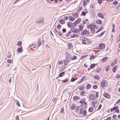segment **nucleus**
Instances as JSON below:
<instances>
[{
  "label": "nucleus",
  "mask_w": 120,
  "mask_h": 120,
  "mask_svg": "<svg viewBox=\"0 0 120 120\" xmlns=\"http://www.w3.org/2000/svg\"><path fill=\"white\" fill-rule=\"evenodd\" d=\"M79 40L82 41V43L84 45H88L91 43V41L87 38L81 36Z\"/></svg>",
  "instance_id": "f257e3e1"
},
{
  "label": "nucleus",
  "mask_w": 120,
  "mask_h": 120,
  "mask_svg": "<svg viewBox=\"0 0 120 120\" xmlns=\"http://www.w3.org/2000/svg\"><path fill=\"white\" fill-rule=\"evenodd\" d=\"M79 114L80 115L86 116L87 114L86 110L83 108L81 109L79 111Z\"/></svg>",
  "instance_id": "f03ea898"
},
{
  "label": "nucleus",
  "mask_w": 120,
  "mask_h": 120,
  "mask_svg": "<svg viewBox=\"0 0 120 120\" xmlns=\"http://www.w3.org/2000/svg\"><path fill=\"white\" fill-rule=\"evenodd\" d=\"M66 59V60L67 62H68L71 59V56L69 53L68 52L65 53Z\"/></svg>",
  "instance_id": "7ed1b4c3"
},
{
  "label": "nucleus",
  "mask_w": 120,
  "mask_h": 120,
  "mask_svg": "<svg viewBox=\"0 0 120 120\" xmlns=\"http://www.w3.org/2000/svg\"><path fill=\"white\" fill-rule=\"evenodd\" d=\"M86 99L85 98H83L81 99L79 101V102L82 105H84L85 107H87V103L86 101Z\"/></svg>",
  "instance_id": "20e7f679"
},
{
  "label": "nucleus",
  "mask_w": 120,
  "mask_h": 120,
  "mask_svg": "<svg viewBox=\"0 0 120 120\" xmlns=\"http://www.w3.org/2000/svg\"><path fill=\"white\" fill-rule=\"evenodd\" d=\"M100 83L101 87L103 88L107 86V83L105 79H103L101 82Z\"/></svg>",
  "instance_id": "39448f33"
},
{
  "label": "nucleus",
  "mask_w": 120,
  "mask_h": 120,
  "mask_svg": "<svg viewBox=\"0 0 120 120\" xmlns=\"http://www.w3.org/2000/svg\"><path fill=\"white\" fill-rule=\"evenodd\" d=\"M111 112H112L114 110H116L115 111V112L119 113V110L118 109V106H115L112 108L110 109Z\"/></svg>",
  "instance_id": "423d86ee"
},
{
  "label": "nucleus",
  "mask_w": 120,
  "mask_h": 120,
  "mask_svg": "<svg viewBox=\"0 0 120 120\" xmlns=\"http://www.w3.org/2000/svg\"><path fill=\"white\" fill-rule=\"evenodd\" d=\"M95 24L93 23H91L90 26V29L91 30V31L93 33H94L95 30L94 29L95 28Z\"/></svg>",
  "instance_id": "0eeeda50"
},
{
  "label": "nucleus",
  "mask_w": 120,
  "mask_h": 120,
  "mask_svg": "<svg viewBox=\"0 0 120 120\" xmlns=\"http://www.w3.org/2000/svg\"><path fill=\"white\" fill-rule=\"evenodd\" d=\"M89 31L86 29H85L82 31L81 34L82 35H86L89 34Z\"/></svg>",
  "instance_id": "6e6552de"
},
{
  "label": "nucleus",
  "mask_w": 120,
  "mask_h": 120,
  "mask_svg": "<svg viewBox=\"0 0 120 120\" xmlns=\"http://www.w3.org/2000/svg\"><path fill=\"white\" fill-rule=\"evenodd\" d=\"M82 21L81 19L80 18H78L73 23V24L75 25H76V24L79 23Z\"/></svg>",
  "instance_id": "1a4fd4ad"
},
{
  "label": "nucleus",
  "mask_w": 120,
  "mask_h": 120,
  "mask_svg": "<svg viewBox=\"0 0 120 120\" xmlns=\"http://www.w3.org/2000/svg\"><path fill=\"white\" fill-rule=\"evenodd\" d=\"M90 0H84L83 1V6L84 7H85L88 3Z\"/></svg>",
  "instance_id": "9d476101"
},
{
  "label": "nucleus",
  "mask_w": 120,
  "mask_h": 120,
  "mask_svg": "<svg viewBox=\"0 0 120 120\" xmlns=\"http://www.w3.org/2000/svg\"><path fill=\"white\" fill-rule=\"evenodd\" d=\"M89 98L90 100H94L95 99V98L94 94H91L90 95Z\"/></svg>",
  "instance_id": "9b49d317"
},
{
  "label": "nucleus",
  "mask_w": 120,
  "mask_h": 120,
  "mask_svg": "<svg viewBox=\"0 0 120 120\" xmlns=\"http://www.w3.org/2000/svg\"><path fill=\"white\" fill-rule=\"evenodd\" d=\"M105 47V44L103 43H101L99 45V48L100 49L104 48Z\"/></svg>",
  "instance_id": "f8f14e48"
},
{
  "label": "nucleus",
  "mask_w": 120,
  "mask_h": 120,
  "mask_svg": "<svg viewBox=\"0 0 120 120\" xmlns=\"http://www.w3.org/2000/svg\"><path fill=\"white\" fill-rule=\"evenodd\" d=\"M103 95L106 98L109 99L110 98V95L107 93H104Z\"/></svg>",
  "instance_id": "ddd939ff"
},
{
  "label": "nucleus",
  "mask_w": 120,
  "mask_h": 120,
  "mask_svg": "<svg viewBox=\"0 0 120 120\" xmlns=\"http://www.w3.org/2000/svg\"><path fill=\"white\" fill-rule=\"evenodd\" d=\"M97 15L98 17L102 19H103L104 18V17L103 15L101 13L99 12L97 14Z\"/></svg>",
  "instance_id": "4468645a"
},
{
  "label": "nucleus",
  "mask_w": 120,
  "mask_h": 120,
  "mask_svg": "<svg viewBox=\"0 0 120 120\" xmlns=\"http://www.w3.org/2000/svg\"><path fill=\"white\" fill-rule=\"evenodd\" d=\"M68 18L69 20L71 21H74L75 19V17H74L71 15L69 16Z\"/></svg>",
  "instance_id": "2eb2a0df"
},
{
  "label": "nucleus",
  "mask_w": 120,
  "mask_h": 120,
  "mask_svg": "<svg viewBox=\"0 0 120 120\" xmlns=\"http://www.w3.org/2000/svg\"><path fill=\"white\" fill-rule=\"evenodd\" d=\"M117 59H115L112 62L111 64V66H113L116 63L117 61Z\"/></svg>",
  "instance_id": "dca6fc26"
},
{
  "label": "nucleus",
  "mask_w": 120,
  "mask_h": 120,
  "mask_svg": "<svg viewBox=\"0 0 120 120\" xmlns=\"http://www.w3.org/2000/svg\"><path fill=\"white\" fill-rule=\"evenodd\" d=\"M95 22L97 24L99 25L102 23V21L101 20L97 19L96 20Z\"/></svg>",
  "instance_id": "f3484780"
},
{
  "label": "nucleus",
  "mask_w": 120,
  "mask_h": 120,
  "mask_svg": "<svg viewBox=\"0 0 120 120\" xmlns=\"http://www.w3.org/2000/svg\"><path fill=\"white\" fill-rule=\"evenodd\" d=\"M118 68V66L117 65L114 66L112 69V71L114 73L116 71Z\"/></svg>",
  "instance_id": "a211bd4d"
},
{
  "label": "nucleus",
  "mask_w": 120,
  "mask_h": 120,
  "mask_svg": "<svg viewBox=\"0 0 120 120\" xmlns=\"http://www.w3.org/2000/svg\"><path fill=\"white\" fill-rule=\"evenodd\" d=\"M108 58V57H104L101 60V61L102 62H105L107 60Z\"/></svg>",
  "instance_id": "6ab92c4d"
},
{
  "label": "nucleus",
  "mask_w": 120,
  "mask_h": 120,
  "mask_svg": "<svg viewBox=\"0 0 120 120\" xmlns=\"http://www.w3.org/2000/svg\"><path fill=\"white\" fill-rule=\"evenodd\" d=\"M101 68L99 67H97L95 69V72L97 73L99 72L101 70Z\"/></svg>",
  "instance_id": "aec40b11"
},
{
  "label": "nucleus",
  "mask_w": 120,
  "mask_h": 120,
  "mask_svg": "<svg viewBox=\"0 0 120 120\" xmlns=\"http://www.w3.org/2000/svg\"><path fill=\"white\" fill-rule=\"evenodd\" d=\"M41 41L40 39H39L38 41L37 45L38 47H39L41 45Z\"/></svg>",
  "instance_id": "412c9836"
},
{
  "label": "nucleus",
  "mask_w": 120,
  "mask_h": 120,
  "mask_svg": "<svg viewBox=\"0 0 120 120\" xmlns=\"http://www.w3.org/2000/svg\"><path fill=\"white\" fill-rule=\"evenodd\" d=\"M94 78L95 79L98 80H99L100 79V77L97 75H96L94 76Z\"/></svg>",
  "instance_id": "4be33fe9"
},
{
  "label": "nucleus",
  "mask_w": 120,
  "mask_h": 120,
  "mask_svg": "<svg viewBox=\"0 0 120 120\" xmlns=\"http://www.w3.org/2000/svg\"><path fill=\"white\" fill-rule=\"evenodd\" d=\"M97 102L98 101H93L91 102V103L93 105V107L95 106V105H96V104L97 103Z\"/></svg>",
  "instance_id": "5701e85b"
},
{
  "label": "nucleus",
  "mask_w": 120,
  "mask_h": 120,
  "mask_svg": "<svg viewBox=\"0 0 120 120\" xmlns=\"http://www.w3.org/2000/svg\"><path fill=\"white\" fill-rule=\"evenodd\" d=\"M68 48L71 49L72 48V44L71 43H68L67 44Z\"/></svg>",
  "instance_id": "b1692460"
},
{
  "label": "nucleus",
  "mask_w": 120,
  "mask_h": 120,
  "mask_svg": "<svg viewBox=\"0 0 120 120\" xmlns=\"http://www.w3.org/2000/svg\"><path fill=\"white\" fill-rule=\"evenodd\" d=\"M73 32L75 33H78L79 31V30L78 28H75L73 30Z\"/></svg>",
  "instance_id": "393cba45"
},
{
  "label": "nucleus",
  "mask_w": 120,
  "mask_h": 120,
  "mask_svg": "<svg viewBox=\"0 0 120 120\" xmlns=\"http://www.w3.org/2000/svg\"><path fill=\"white\" fill-rule=\"evenodd\" d=\"M79 37V35L77 34H74L73 35L71 36V38H73L74 37L77 38Z\"/></svg>",
  "instance_id": "a878e982"
},
{
  "label": "nucleus",
  "mask_w": 120,
  "mask_h": 120,
  "mask_svg": "<svg viewBox=\"0 0 120 120\" xmlns=\"http://www.w3.org/2000/svg\"><path fill=\"white\" fill-rule=\"evenodd\" d=\"M75 104H73L71 105V110H73L75 109Z\"/></svg>",
  "instance_id": "bb28decb"
},
{
  "label": "nucleus",
  "mask_w": 120,
  "mask_h": 120,
  "mask_svg": "<svg viewBox=\"0 0 120 120\" xmlns=\"http://www.w3.org/2000/svg\"><path fill=\"white\" fill-rule=\"evenodd\" d=\"M65 75V72H64L63 71L60 73L59 75V76L60 77H61Z\"/></svg>",
  "instance_id": "cd10ccee"
},
{
  "label": "nucleus",
  "mask_w": 120,
  "mask_h": 120,
  "mask_svg": "<svg viewBox=\"0 0 120 120\" xmlns=\"http://www.w3.org/2000/svg\"><path fill=\"white\" fill-rule=\"evenodd\" d=\"M79 99H80L79 97L77 96H74L73 98V100L74 101H76V100Z\"/></svg>",
  "instance_id": "c85d7f7f"
},
{
  "label": "nucleus",
  "mask_w": 120,
  "mask_h": 120,
  "mask_svg": "<svg viewBox=\"0 0 120 120\" xmlns=\"http://www.w3.org/2000/svg\"><path fill=\"white\" fill-rule=\"evenodd\" d=\"M72 22H68L67 25L69 27H71L72 25Z\"/></svg>",
  "instance_id": "c756f323"
},
{
  "label": "nucleus",
  "mask_w": 120,
  "mask_h": 120,
  "mask_svg": "<svg viewBox=\"0 0 120 120\" xmlns=\"http://www.w3.org/2000/svg\"><path fill=\"white\" fill-rule=\"evenodd\" d=\"M60 23L62 24H64L65 23V22L62 19H60L59 20V21Z\"/></svg>",
  "instance_id": "7c9ffc66"
},
{
  "label": "nucleus",
  "mask_w": 120,
  "mask_h": 120,
  "mask_svg": "<svg viewBox=\"0 0 120 120\" xmlns=\"http://www.w3.org/2000/svg\"><path fill=\"white\" fill-rule=\"evenodd\" d=\"M96 65V64H91L90 66V68L91 69L93 68Z\"/></svg>",
  "instance_id": "2f4dec72"
},
{
  "label": "nucleus",
  "mask_w": 120,
  "mask_h": 120,
  "mask_svg": "<svg viewBox=\"0 0 120 120\" xmlns=\"http://www.w3.org/2000/svg\"><path fill=\"white\" fill-rule=\"evenodd\" d=\"M80 107L79 106H77L76 107L75 109V111L76 112H78L79 111V110L80 109Z\"/></svg>",
  "instance_id": "473e14b6"
},
{
  "label": "nucleus",
  "mask_w": 120,
  "mask_h": 120,
  "mask_svg": "<svg viewBox=\"0 0 120 120\" xmlns=\"http://www.w3.org/2000/svg\"><path fill=\"white\" fill-rule=\"evenodd\" d=\"M79 30H80L81 31H82L83 29V26L81 25H79Z\"/></svg>",
  "instance_id": "72a5a7b5"
},
{
  "label": "nucleus",
  "mask_w": 120,
  "mask_h": 120,
  "mask_svg": "<svg viewBox=\"0 0 120 120\" xmlns=\"http://www.w3.org/2000/svg\"><path fill=\"white\" fill-rule=\"evenodd\" d=\"M86 87L87 90L89 89L91 87V85L90 84H88L86 85Z\"/></svg>",
  "instance_id": "f704fd0d"
},
{
  "label": "nucleus",
  "mask_w": 120,
  "mask_h": 120,
  "mask_svg": "<svg viewBox=\"0 0 120 120\" xmlns=\"http://www.w3.org/2000/svg\"><path fill=\"white\" fill-rule=\"evenodd\" d=\"M93 108L92 107H90L88 111L89 112H92L93 111Z\"/></svg>",
  "instance_id": "c9c22d12"
},
{
  "label": "nucleus",
  "mask_w": 120,
  "mask_h": 120,
  "mask_svg": "<svg viewBox=\"0 0 120 120\" xmlns=\"http://www.w3.org/2000/svg\"><path fill=\"white\" fill-rule=\"evenodd\" d=\"M22 51V48H19L17 49V52L18 53L21 52Z\"/></svg>",
  "instance_id": "e433bc0d"
},
{
  "label": "nucleus",
  "mask_w": 120,
  "mask_h": 120,
  "mask_svg": "<svg viewBox=\"0 0 120 120\" xmlns=\"http://www.w3.org/2000/svg\"><path fill=\"white\" fill-rule=\"evenodd\" d=\"M7 62L8 63L12 64L13 63V61L11 59H8L7 60Z\"/></svg>",
  "instance_id": "4c0bfd02"
},
{
  "label": "nucleus",
  "mask_w": 120,
  "mask_h": 120,
  "mask_svg": "<svg viewBox=\"0 0 120 120\" xmlns=\"http://www.w3.org/2000/svg\"><path fill=\"white\" fill-rule=\"evenodd\" d=\"M22 42L21 41H18L17 42V45L18 46H20L22 44Z\"/></svg>",
  "instance_id": "58836bf2"
},
{
  "label": "nucleus",
  "mask_w": 120,
  "mask_h": 120,
  "mask_svg": "<svg viewBox=\"0 0 120 120\" xmlns=\"http://www.w3.org/2000/svg\"><path fill=\"white\" fill-rule=\"evenodd\" d=\"M102 106V105L101 104H100L99 105V106L97 109L96 110L98 111L101 108V107Z\"/></svg>",
  "instance_id": "ea45409f"
},
{
  "label": "nucleus",
  "mask_w": 120,
  "mask_h": 120,
  "mask_svg": "<svg viewBox=\"0 0 120 120\" xmlns=\"http://www.w3.org/2000/svg\"><path fill=\"white\" fill-rule=\"evenodd\" d=\"M71 32L70 31H69L66 34V36L67 37H68L71 34Z\"/></svg>",
  "instance_id": "a19ab883"
},
{
  "label": "nucleus",
  "mask_w": 120,
  "mask_h": 120,
  "mask_svg": "<svg viewBox=\"0 0 120 120\" xmlns=\"http://www.w3.org/2000/svg\"><path fill=\"white\" fill-rule=\"evenodd\" d=\"M85 86H82L79 87V90H83L85 88Z\"/></svg>",
  "instance_id": "79ce46f5"
},
{
  "label": "nucleus",
  "mask_w": 120,
  "mask_h": 120,
  "mask_svg": "<svg viewBox=\"0 0 120 120\" xmlns=\"http://www.w3.org/2000/svg\"><path fill=\"white\" fill-rule=\"evenodd\" d=\"M60 112L62 113H64V107H62L61 108L60 110Z\"/></svg>",
  "instance_id": "37998d69"
},
{
  "label": "nucleus",
  "mask_w": 120,
  "mask_h": 120,
  "mask_svg": "<svg viewBox=\"0 0 120 120\" xmlns=\"http://www.w3.org/2000/svg\"><path fill=\"white\" fill-rule=\"evenodd\" d=\"M68 80V78H66L65 79L62 80L63 82L65 83L67 82Z\"/></svg>",
  "instance_id": "c03bdc74"
},
{
  "label": "nucleus",
  "mask_w": 120,
  "mask_h": 120,
  "mask_svg": "<svg viewBox=\"0 0 120 120\" xmlns=\"http://www.w3.org/2000/svg\"><path fill=\"white\" fill-rule=\"evenodd\" d=\"M95 56L93 55H91L90 57V59L91 60L95 58Z\"/></svg>",
  "instance_id": "a18cd8bd"
},
{
  "label": "nucleus",
  "mask_w": 120,
  "mask_h": 120,
  "mask_svg": "<svg viewBox=\"0 0 120 120\" xmlns=\"http://www.w3.org/2000/svg\"><path fill=\"white\" fill-rule=\"evenodd\" d=\"M110 68V66L109 65L107 66L105 68V70L106 71H108L109 70V68Z\"/></svg>",
  "instance_id": "49530a36"
},
{
  "label": "nucleus",
  "mask_w": 120,
  "mask_h": 120,
  "mask_svg": "<svg viewBox=\"0 0 120 120\" xmlns=\"http://www.w3.org/2000/svg\"><path fill=\"white\" fill-rule=\"evenodd\" d=\"M58 63L59 65L62 64H63V62L61 60H59L58 61Z\"/></svg>",
  "instance_id": "de8ad7c7"
},
{
  "label": "nucleus",
  "mask_w": 120,
  "mask_h": 120,
  "mask_svg": "<svg viewBox=\"0 0 120 120\" xmlns=\"http://www.w3.org/2000/svg\"><path fill=\"white\" fill-rule=\"evenodd\" d=\"M98 85H94L93 86V89H97V88H98Z\"/></svg>",
  "instance_id": "09e8293b"
},
{
  "label": "nucleus",
  "mask_w": 120,
  "mask_h": 120,
  "mask_svg": "<svg viewBox=\"0 0 120 120\" xmlns=\"http://www.w3.org/2000/svg\"><path fill=\"white\" fill-rule=\"evenodd\" d=\"M103 27H101L98 31L96 32V33H97L98 32L101 31L103 29Z\"/></svg>",
  "instance_id": "8fccbe9b"
},
{
  "label": "nucleus",
  "mask_w": 120,
  "mask_h": 120,
  "mask_svg": "<svg viewBox=\"0 0 120 120\" xmlns=\"http://www.w3.org/2000/svg\"><path fill=\"white\" fill-rule=\"evenodd\" d=\"M77 58V57L76 56H72V57H71V60H75Z\"/></svg>",
  "instance_id": "3c124183"
},
{
  "label": "nucleus",
  "mask_w": 120,
  "mask_h": 120,
  "mask_svg": "<svg viewBox=\"0 0 120 120\" xmlns=\"http://www.w3.org/2000/svg\"><path fill=\"white\" fill-rule=\"evenodd\" d=\"M41 22H44V20L43 19H41L40 21H37V23H40Z\"/></svg>",
  "instance_id": "603ef678"
},
{
  "label": "nucleus",
  "mask_w": 120,
  "mask_h": 120,
  "mask_svg": "<svg viewBox=\"0 0 120 120\" xmlns=\"http://www.w3.org/2000/svg\"><path fill=\"white\" fill-rule=\"evenodd\" d=\"M88 56V55H84L82 56H81V60H82L83 59H84V58L86 57V56Z\"/></svg>",
  "instance_id": "864d4df0"
},
{
  "label": "nucleus",
  "mask_w": 120,
  "mask_h": 120,
  "mask_svg": "<svg viewBox=\"0 0 120 120\" xmlns=\"http://www.w3.org/2000/svg\"><path fill=\"white\" fill-rule=\"evenodd\" d=\"M61 27V26L60 24H59L57 25V28L58 29H60Z\"/></svg>",
  "instance_id": "5fc2aeb1"
},
{
  "label": "nucleus",
  "mask_w": 120,
  "mask_h": 120,
  "mask_svg": "<svg viewBox=\"0 0 120 120\" xmlns=\"http://www.w3.org/2000/svg\"><path fill=\"white\" fill-rule=\"evenodd\" d=\"M86 15V13L83 11L82 12L81 14V15H82L83 16H85V15Z\"/></svg>",
  "instance_id": "6e6d98bb"
},
{
  "label": "nucleus",
  "mask_w": 120,
  "mask_h": 120,
  "mask_svg": "<svg viewBox=\"0 0 120 120\" xmlns=\"http://www.w3.org/2000/svg\"><path fill=\"white\" fill-rule=\"evenodd\" d=\"M95 97L96 98H98V93L97 92H95Z\"/></svg>",
  "instance_id": "4d7b16f0"
},
{
  "label": "nucleus",
  "mask_w": 120,
  "mask_h": 120,
  "mask_svg": "<svg viewBox=\"0 0 120 120\" xmlns=\"http://www.w3.org/2000/svg\"><path fill=\"white\" fill-rule=\"evenodd\" d=\"M63 19L65 20H67L68 19V17L67 16H65L64 18Z\"/></svg>",
  "instance_id": "13d9d810"
},
{
  "label": "nucleus",
  "mask_w": 120,
  "mask_h": 120,
  "mask_svg": "<svg viewBox=\"0 0 120 120\" xmlns=\"http://www.w3.org/2000/svg\"><path fill=\"white\" fill-rule=\"evenodd\" d=\"M66 68V67L65 66H63L62 68L61 69L62 70H63L65 69Z\"/></svg>",
  "instance_id": "bf43d9fd"
},
{
  "label": "nucleus",
  "mask_w": 120,
  "mask_h": 120,
  "mask_svg": "<svg viewBox=\"0 0 120 120\" xmlns=\"http://www.w3.org/2000/svg\"><path fill=\"white\" fill-rule=\"evenodd\" d=\"M117 116L116 114H113L112 116V118L114 119H115L116 117Z\"/></svg>",
  "instance_id": "052dcab7"
},
{
  "label": "nucleus",
  "mask_w": 120,
  "mask_h": 120,
  "mask_svg": "<svg viewBox=\"0 0 120 120\" xmlns=\"http://www.w3.org/2000/svg\"><path fill=\"white\" fill-rule=\"evenodd\" d=\"M117 1L116 0H115L113 2V4L115 5H116L117 4Z\"/></svg>",
  "instance_id": "680f3d73"
},
{
  "label": "nucleus",
  "mask_w": 120,
  "mask_h": 120,
  "mask_svg": "<svg viewBox=\"0 0 120 120\" xmlns=\"http://www.w3.org/2000/svg\"><path fill=\"white\" fill-rule=\"evenodd\" d=\"M98 2L100 4L102 2V1L101 0H98Z\"/></svg>",
  "instance_id": "e2e57ef3"
},
{
  "label": "nucleus",
  "mask_w": 120,
  "mask_h": 120,
  "mask_svg": "<svg viewBox=\"0 0 120 120\" xmlns=\"http://www.w3.org/2000/svg\"><path fill=\"white\" fill-rule=\"evenodd\" d=\"M116 77L117 79H118L120 78V75H119L117 74L116 75Z\"/></svg>",
  "instance_id": "0e129e2a"
},
{
  "label": "nucleus",
  "mask_w": 120,
  "mask_h": 120,
  "mask_svg": "<svg viewBox=\"0 0 120 120\" xmlns=\"http://www.w3.org/2000/svg\"><path fill=\"white\" fill-rule=\"evenodd\" d=\"M111 117H109L107 118L106 119L107 120H111Z\"/></svg>",
  "instance_id": "69168bd1"
},
{
  "label": "nucleus",
  "mask_w": 120,
  "mask_h": 120,
  "mask_svg": "<svg viewBox=\"0 0 120 120\" xmlns=\"http://www.w3.org/2000/svg\"><path fill=\"white\" fill-rule=\"evenodd\" d=\"M75 79L74 78H73L71 79V81L72 82H73L75 81Z\"/></svg>",
  "instance_id": "338daca9"
},
{
  "label": "nucleus",
  "mask_w": 120,
  "mask_h": 120,
  "mask_svg": "<svg viewBox=\"0 0 120 120\" xmlns=\"http://www.w3.org/2000/svg\"><path fill=\"white\" fill-rule=\"evenodd\" d=\"M120 102V98L116 102V104H118Z\"/></svg>",
  "instance_id": "774afa93"
}]
</instances>
